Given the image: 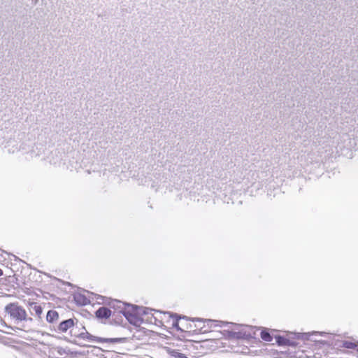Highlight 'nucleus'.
<instances>
[{"mask_svg": "<svg viewBox=\"0 0 358 358\" xmlns=\"http://www.w3.org/2000/svg\"><path fill=\"white\" fill-rule=\"evenodd\" d=\"M260 336L262 340L265 341L271 342L273 341V336L271 334V332L266 329H263L261 330Z\"/></svg>", "mask_w": 358, "mask_h": 358, "instance_id": "15", "label": "nucleus"}, {"mask_svg": "<svg viewBox=\"0 0 358 358\" xmlns=\"http://www.w3.org/2000/svg\"><path fill=\"white\" fill-rule=\"evenodd\" d=\"M108 306L114 309L112 313H115V318L117 313L122 314L131 324L136 327L142 324V315H148L154 310L145 307L125 303L119 300H112Z\"/></svg>", "mask_w": 358, "mask_h": 358, "instance_id": "1", "label": "nucleus"}, {"mask_svg": "<svg viewBox=\"0 0 358 358\" xmlns=\"http://www.w3.org/2000/svg\"><path fill=\"white\" fill-rule=\"evenodd\" d=\"M59 319V314L56 310H50L46 315V320L50 323H53Z\"/></svg>", "mask_w": 358, "mask_h": 358, "instance_id": "14", "label": "nucleus"}, {"mask_svg": "<svg viewBox=\"0 0 358 358\" xmlns=\"http://www.w3.org/2000/svg\"><path fill=\"white\" fill-rule=\"evenodd\" d=\"M292 333L290 334V335L292 336ZM294 336L289 337V338H287L282 336H275V343L280 345V346H301V343L296 340V341H292L290 338H294Z\"/></svg>", "mask_w": 358, "mask_h": 358, "instance_id": "8", "label": "nucleus"}, {"mask_svg": "<svg viewBox=\"0 0 358 358\" xmlns=\"http://www.w3.org/2000/svg\"><path fill=\"white\" fill-rule=\"evenodd\" d=\"M185 347H186L187 348H188L192 347L193 344H192V341H187L185 342Z\"/></svg>", "mask_w": 358, "mask_h": 358, "instance_id": "17", "label": "nucleus"}, {"mask_svg": "<svg viewBox=\"0 0 358 358\" xmlns=\"http://www.w3.org/2000/svg\"><path fill=\"white\" fill-rule=\"evenodd\" d=\"M74 321L75 320L73 318L63 320L59 324L57 331L60 333L66 332L69 329L73 328L75 324ZM74 330V329H71V333L72 334Z\"/></svg>", "mask_w": 358, "mask_h": 358, "instance_id": "9", "label": "nucleus"}, {"mask_svg": "<svg viewBox=\"0 0 358 358\" xmlns=\"http://www.w3.org/2000/svg\"><path fill=\"white\" fill-rule=\"evenodd\" d=\"M28 307L31 315H35L37 317H41L43 313V308L41 305L36 302L31 301L28 303Z\"/></svg>", "mask_w": 358, "mask_h": 358, "instance_id": "10", "label": "nucleus"}, {"mask_svg": "<svg viewBox=\"0 0 358 358\" xmlns=\"http://www.w3.org/2000/svg\"><path fill=\"white\" fill-rule=\"evenodd\" d=\"M73 299L78 306H86L90 303V299H87L85 294L80 292L73 294Z\"/></svg>", "mask_w": 358, "mask_h": 358, "instance_id": "12", "label": "nucleus"}, {"mask_svg": "<svg viewBox=\"0 0 358 358\" xmlns=\"http://www.w3.org/2000/svg\"><path fill=\"white\" fill-rule=\"evenodd\" d=\"M292 335L294 336V338L295 340L300 341H303L305 344L306 342H313L315 345L320 346L324 345L327 343V341L322 340H317L316 336L320 335L322 336H327L328 338H331L332 336L331 334L327 333L325 331H312L308 333H292ZM306 345H309V343H306Z\"/></svg>", "mask_w": 358, "mask_h": 358, "instance_id": "3", "label": "nucleus"}, {"mask_svg": "<svg viewBox=\"0 0 358 358\" xmlns=\"http://www.w3.org/2000/svg\"><path fill=\"white\" fill-rule=\"evenodd\" d=\"M234 326L236 327V329H238V328H239V327H242V325H240L238 324H234Z\"/></svg>", "mask_w": 358, "mask_h": 358, "instance_id": "18", "label": "nucleus"}, {"mask_svg": "<svg viewBox=\"0 0 358 358\" xmlns=\"http://www.w3.org/2000/svg\"><path fill=\"white\" fill-rule=\"evenodd\" d=\"M95 316L98 320H107L112 317L113 320L115 321V323L117 324H120L122 320V317L120 316V321H116L115 318V313H112L111 310L105 306H102L98 308L95 311Z\"/></svg>", "mask_w": 358, "mask_h": 358, "instance_id": "6", "label": "nucleus"}, {"mask_svg": "<svg viewBox=\"0 0 358 358\" xmlns=\"http://www.w3.org/2000/svg\"><path fill=\"white\" fill-rule=\"evenodd\" d=\"M192 321H197V322L203 323V327H200V331H201V333H205L208 331V329H205L206 327L211 328L213 327H222V326H224V325H227L229 324L227 322H224L220 321V320H210V319L203 320V319L198 318V317L193 318Z\"/></svg>", "mask_w": 358, "mask_h": 358, "instance_id": "7", "label": "nucleus"}, {"mask_svg": "<svg viewBox=\"0 0 358 358\" xmlns=\"http://www.w3.org/2000/svg\"><path fill=\"white\" fill-rule=\"evenodd\" d=\"M331 345H334L336 348H344L347 349H355L357 347V344L350 341H339L337 340L335 343L332 342Z\"/></svg>", "mask_w": 358, "mask_h": 358, "instance_id": "11", "label": "nucleus"}, {"mask_svg": "<svg viewBox=\"0 0 358 358\" xmlns=\"http://www.w3.org/2000/svg\"><path fill=\"white\" fill-rule=\"evenodd\" d=\"M170 355L173 358H188L185 354L180 352L178 350H171Z\"/></svg>", "mask_w": 358, "mask_h": 358, "instance_id": "16", "label": "nucleus"}, {"mask_svg": "<svg viewBox=\"0 0 358 358\" xmlns=\"http://www.w3.org/2000/svg\"><path fill=\"white\" fill-rule=\"evenodd\" d=\"M3 270L0 268V277L3 275Z\"/></svg>", "mask_w": 358, "mask_h": 358, "instance_id": "19", "label": "nucleus"}, {"mask_svg": "<svg viewBox=\"0 0 358 358\" xmlns=\"http://www.w3.org/2000/svg\"><path fill=\"white\" fill-rule=\"evenodd\" d=\"M83 329L85 331H82L78 334L76 332H74L73 335L80 338L87 339L90 341H95V342H98V343H103L104 342V343H122L125 340L124 338H106L97 337V336H93V335L90 334V333H88L85 330L84 327H83Z\"/></svg>", "mask_w": 358, "mask_h": 358, "instance_id": "5", "label": "nucleus"}, {"mask_svg": "<svg viewBox=\"0 0 358 358\" xmlns=\"http://www.w3.org/2000/svg\"><path fill=\"white\" fill-rule=\"evenodd\" d=\"M260 330L259 328L252 326H245L238 331H227L226 335L229 338L245 339L250 340L255 338L256 331Z\"/></svg>", "mask_w": 358, "mask_h": 358, "instance_id": "4", "label": "nucleus"}, {"mask_svg": "<svg viewBox=\"0 0 358 358\" xmlns=\"http://www.w3.org/2000/svg\"><path fill=\"white\" fill-rule=\"evenodd\" d=\"M357 352H358V348H357Z\"/></svg>", "mask_w": 358, "mask_h": 358, "instance_id": "20", "label": "nucleus"}, {"mask_svg": "<svg viewBox=\"0 0 358 358\" xmlns=\"http://www.w3.org/2000/svg\"><path fill=\"white\" fill-rule=\"evenodd\" d=\"M5 312L15 324H20L24 321L32 322V318L27 316L25 309L19 305L17 302L9 303L5 306Z\"/></svg>", "mask_w": 358, "mask_h": 358, "instance_id": "2", "label": "nucleus"}, {"mask_svg": "<svg viewBox=\"0 0 358 358\" xmlns=\"http://www.w3.org/2000/svg\"><path fill=\"white\" fill-rule=\"evenodd\" d=\"M173 319L172 325L174 328H176L178 331H183L184 329L180 327V324L183 326L182 320H186L185 316L180 317L178 314L175 313L171 315Z\"/></svg>", "mask_w": 358, "mask_h": 358, "instance_id": "13", "label": "nucleus"}]
</instances>
